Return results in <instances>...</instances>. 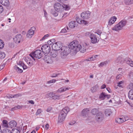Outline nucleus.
Returning <instances> with one entry per match:
<instances>
[{
  "mask_svg": "<svg viewBox=\"0 0 133 133\" xmlns=\"http://www.w3.org/2000/svg\"><path fill=\"white\" fill-rule=\"evenodd\" d=\"M52 48L55 51L59 50V54L62 58H65L69 53V48L66 46H63L62 44L60 42L54 43L52 46Z\"/></svg>",
  "mask_w": 133,
  "mask_h": 133,
  "instance_id": "1",
  "label": "nucleus"
},
{
  "mask_svg": "<svg viewBox=\"0 0 133 133\" xmlns=\"http://www.w3.org/2000/svg\"><path fill=\"white\" fill-rule=\"evenodd\" d=\"M69 50V49L73 50L75 52H77L80 50L81 45L79 44L78 42L76 40H74L71 42L68 45ZM70 52H69V53Z\"/></svg>",
  "mask_w": 133,
  "mask_h": 133,
  "instance_id": "2",
  "label": "nucleus"
},
{
  "mask_svg": "<svg viewBox=\"0 0 133 133\" xmlns=\"http://www.w3.org/2000/svg\"><path fill=\"white\" fill-rule=\"evenodd\" d=\"M69 111V109L68 107L63 108L59 114L58 117V123H61L64 120L67 114Z\"/></svg>",
  "mask_w": 133,
  "mask_h": 133,
  "instance_id": "3",
  "label": "nucleus"
},
{
  "mask_svg": "<svg viewBox=\"0 0 133 133\" xmlns=\"http://www.w3.org/2000/svg\"><path fill=\"white\" fill-rule=\"evenodd\" d=\"M125 20H122L118 24L115 25L112 29V30L115 31H118L122 29L123 27L125 26L127 23Z\"/></svg>",
  "mask_w": 133,
  "mask_h": 133,
  "instance_id": "4",
  "label": "nucleus"
},
{
  "mask_svg": "<svg viewBox=\"0 0 133 133\" xmlns=\"http://www.w3.org/2000/svg\"><path fill=\"white\" fill-rule=\"evenodd\" d=\"M42 52L40 50H37L33 52L30 54L32 59L35 61V57L39 59L41 58L42 55Z\"/></svg>",
  "mask_w": 133,
  "mask_h": 133,
  "instance_id": "5",
  "label": "nucleus"
},
{
  "mask_svg": "<svg viewBox=\"0 0 133 133\" xmlns=\"http://www.w3.org/2000/svg\"><path fill=\"white\" fill-rule=\"evenodd\" d=\"M86 34L89 36L91 42L92 43L95 44L97 42L96 35V34L88 32L86 33Z\"/></svg>",
  "mask_w": 133,
  "mask_h": 133,
  "instance_id": "6",
  "label": "nucleus"
},
{
  "mask_svg": "<svg viewBox=\"0 0 133 133\" xmlns=\"http://www.w3.org/2000/svg\"><path fill=\"white\" fill-rule=\"evenodd\" d=\"M43 52L46 54H48L50 51V47L47 44H44L41 47Z\"/></svg>",
  "mask_w": 133,
  "mask_h": 133,
  "instance_id": "7",
  "label": "nucleus"
},
{
  "mask_svg": "<svg viewBox=\"0 0 133 133\" xmlns=\"http://www.w3.org/2000/svg\"><path fill=\"white\" fill-rule=\"evenodd\" d=\"M55 10L58 12H62L63 11V5L58 3H55L54 5Z\"/></svg>",
  "mask_w": 133,
  "mask_h": 133,
  "instance_id": "8",
  "label": "nucleus"
},
{
  "mask_svg": "<svg viewBox=\"0 0 133 133\" xmlns=\"http://www.w3.org/2000/svg\"><path fill=\"white\" fill-rule=\"evenodd\" d=\"M128 119V118L127 116H123L120 118H116L115 119L116 122L118 123H122Z\"/></svg>",
  "mask_w": 133,
  "mask_h": 133,
  "instance_id": "9",
  "label": "nucleus"
},
{
  "mask_svg": "<svg viewBox=\"0 0 133 133\" xmlns=\"http://www.w3.org/2000/svg\"><path fill=\"white\" fill-rule=\"evenodd\" d=\"M31 57L30 56H26L24 58V60L28 64V65L30 66L32 65L34 61L33 59H32L31 58Z\"/></svg>",
  "mask_w": 133,
  "mask_h": 133,
  "instance_id": "10",
  "label": "nucleus"
},
{
  "mask_svg": "<svg viewBox=\"0 0 133 133\" xmlns=\"http://www.w3.org/2000/svg\"><path fill=\"white\" fill-rule=\"evenodd\" d=\"M123 63H125L124 60L123 61V58L121 56L118 57L114 62L115 64L117 65L122 64Z\"/></svg>",
  "mask_w": 133,
  "mask_h": 133,
  "instance_id": "11",
  "label": "nucleus"
},
{
  "mask_svg": "<svg viewBox=\"0 0 133 133\" xmlns=\"http://www.w3.org/2000/svg\"><path fill=\"white\" fill-rule=\"evenodd\" d=\"M62 95H56L53 92H51L49 94V96L54 99H61Z\"/></svg>",
  "mask_w": 133,
  "mask_h": 133,
  "instance_id": "12",
  "label": "nucleus"
},
{
  "mask_svg": "<svg viewBox=\"0 0 133 133\" xmlns=\"http://www.w3.org/2000/svg\"><path fill=\"white\" fill-rule=\"evenodd\" d=\"M90 12L89 11L84 12L81 14V16L83 19H87L90 18Z\"/></svg>",
  "mask_w": 133,
  "mask_h": 133,
  "instance_id": "13",
  "label": "nucleus"
},
{
  "mask_svg": "<svg viewBox=\"0 0 133 133\" xmlns=\"http://www.w3.org/2000/svg\"><path fill=\"white\" fill-rule=\"evenodd\" d=\"M35 29V27H32L29 30L26 34L27 37L29 38H31L34 34V31Z\"/></svg>",
  "mask_w": 133,
  "mask_h": 133,
  "instance_id": "14",
  "label": "nucleus"
},
{
  "mask_svg": "<svg viewBox=\"0 0 133 133\" xmlns=\"http://www.w3.org/2000/svg\"><path fill=\"white\" fill-rule=\"evenodd\" d=\"M13 40L16 43H20L22 40V36L21 35L17 34L14 38Z\"/></svg>",
  "mask_w": 133,
  "mask_h": 133,
  "instance_id": "15",
  "label": "nucleus"
},
{
  "mask_svg": "<svg viewBox=\"0 0 133 133\" xmlns=\"http://www.w3.org/2000/svg\"><path fill=\"white\" fill-rule=\"evenodd\" d=\"M70 89V88L68 87H66L65 86L62 87L58 89L57 92L58 93H62L67 90H69Z\"/></svg>",
  "mask_w": 133,
  "mask_h": 133,
  "instance_id": "16",
  "label": "nucleus"
},
{
  "mask_svg": "<svg viewBox=\"0 0 133 133\" xmlns=\"http://www.w3.org/2000/svg\"><path fill=\"white\" fill-rule=\"evenodd\" d=\"M76 19L77 23L80 24L86 25L88 23V21L84 20H82L81 19H79V18L78 17H76Z\"/></svg>",
  "mask_w": 133,
  "mask_h": 133,
  "instance_id": "17",
  "label": "nucleus"
},
{
  "mask_svg": "<svg viewBox=\"0 0 133 133\" xmlns=\"http://www.w3.org/2000/svg\"><path fill=\"white\" fill-rule=\"evenodd\" d=\"M117 18L116 16H113L111 17L108 21V25H111L115 23L116 21Z\"/></svg>",
  "mask_w": 133,
  "mask_h": 133,
  "instance_id": "18",
  "label": "nucleus"
},
{
  "mask_svg": "<svg viewBox=\"0 0 133 133\" xmlns=\"http://www.w3.org/2000/svg\"><path fill=\"white\" fill-rule=\"evenodd\" d=\"M124 62L125 63L129 64L131 66L133 67V61L130 59L127 58L124 59Z\"/></svg>",
  "mask_w": 133,
  "mask_h": 133,
  "instance_id": "19",
  "label": "nucleus"
},
{
  "mask_svg": "<svg viewBox=\"0 0 133 133\" xmlns=\"http://www.w3.org/2000/svg\"><path fill=\"white\" fill-rule=\"evenodd\" d=\"M77 25V23L75 21H72L70 22L69 24V26L71 28H74L76 27Z\"/></svg>",
  "mask_w": 133,
  "mask_h": 133,
  "instance_id": "20",
  "label": "nucleus"
},
{
  "mask_svg": "<svg viewBox=\"0 0 133 133\" xmlns=\"http://www.w3.org/2000/svg\"><path fill=\"white\" fill-rule=\"evenodd\" d=\"M99 57L98 55H93L92 57H89L86 59L85 61H94L97 58Z\"/></svg>",
  "mask_w": 133,
  "mask_h": 133,
  "instance_id": "21",
  "label": "nucleus"
},
{
  "mask_svg": "<svg viewBox=\"0 0 133 133\" xmlns=\"http://www.w3.org/2000/svg\"><path fill=\"white\" fill-rule=\"evenodd\" d=\"M0 3L2 5L6 6H8L9 5L8 0H0Z\"/></svg>",
  "mask_w": 133,
  "mask_h": 133,
  "instance_id": "22",
  "label": "nucleus"
},
{
  "mask_svg": "<svg viewBox=\"0 0 133 133\" xmlns=\"http://www.w3.org/2000/svg\"><path fill=\"white\" fill-rule=\"evenodd\" d=\"M89 111L90 110L88 108L85 109L82 111V114L83 116H86L88 115Z\"/></svg>",
  "mask_w": 133,
  "mask_h": 133,
  "instance_id": "23",
  "label": "nucleus"
},
{
  "mask_svg": "<svg viewBox=\"0 0 133 133\" xmlns=\"http://www.w3.org/2000/svg\"><path fill=\"white\" fill-rule=\"evenodd\" d=\"M100 114H101L100 113L98 115H97L96 116V120L98 122L101 121L103 119V116L102 115V114H101V115H100Z\"/></svg>",
  "mask_w": 133,
  "mask_h": 133,
  "instance_id": "24",
  "label": "nucleus"
},
{
  "mask_svg": "<svg viewBox=\"0 0 133 133\" xmlns=\"http://www.w3.org/2000/svg\"><path fill=\"white\" fill-rule=\"evenodd\" d=\"M99 85L98 84L94 86L91 89V91L92 92H96L98 89Z\"/></svg>",
  "mask_w": 133,
  "mask_h": 133,
  "instance_id": "25",
  "label": "nucleus"
},
{
  "mask_svg": "<svg viewBox=\"0 0 133 133\" xmlns=\"http://www.w3.org/2000/svg\"><path fill=\"white\" fill-rule=\"evenodd\" d=\"M106 96V94L104 92H102L100 95L99 98L101 100H103L105 99Z\"/></svg>",
  "mask_w": 133,
  "mask_h": 133,
  "instance_id": "26",
  "label": "nucleus"
},
{
  "mask_svg": "<svg viewBox=\"0 0 133 133\" xmlns=\"http://www.w3.org/2000/svg\"><path fill=\"white\" fill-rule=\"evenodd\" d=\"M17 124L16 122L14 121H11L9 123L10 127L11 128L16 127Z\"/></svg>",
  "mask_w": 133,
  "mask_h": 133,
  "instance_id": "27",
  "label": "nucleus"
},
{
  "mask_svg": "<svg viewBox=\"0 0 133 133\" xmlns=\"http://www.w3.org/2000/svg\"><path fill=\"white\" fill-rule=\"evenodd\" d=\"M128 97L131 99L133 100V90H130L128 94Z\"/></svg>",
  "mask_w": 133,
  "mask_h": 133,
  "instance_id": "28",
  "label": "nucleus"
},
{
  "mask_svg": "<svg viewBox=\"0 0 133 133\" xmlns=\"http://www.w3.org/2000/svg\"><path fill=\"white\" fill-rule=\"evenodd\" d=\"M105 112V115L107 116H109L112 113V112L111 109H106Z\"/></svg>",
  "mask_w": 133,
  "mask_h": 133,
  "instance_id": "29",
  "label": "nucleus"
},
{
  "mask_svg": "<svg viewBox=\"0 0 133 133\" xmlns=\"http://www.w3.org/2000/svg\"><path fill=\"white\" fill-rule=\"evenodd\" d=\"M124 2L127 5H130L133 4V0H124Z\"/></svg>",
  "mask_w": 133,
  "mask_h": 133,
  "instance_id": "30",
  "label": "nucleus"
},
{
  "mask_svg": "<svg viewBox=\"0 0 133 133\" xmlns=\"http://www.w3.org/2000/svg\"><path fill=\"white\" fill-rule=\"evenodd\" d=\"M87 45L86 44L83 45L82 46H81L80 49L81 51L83 53L84 52L86 51L87 48Z\"/></svg>",
  "mask_w": 133,
  "mask_h": 133,
  "instance_id": "31",
  "label": "nucleus"
},
{
  "mask_svg": "<svg viewBox=\"0 0 133 133\" xmlns=\"http://www.w3.org/2000/svg\"><path fill=\"white\" fill-rule=\"evenodd\" d=\"M124 81H121L117 83V86L123 88L124 84Z\"/></svg>",
  "mask_w": 133,
  "mask_h": 133,
  "instance_id": "32",
  "label": "nucleus"
},
{
  "mask_svg": "<svg viewBox=\"0 0 133 133\" xmlns=\"http://www.w3.org/2000/svg\"><path fill=\"white\" fill-rule=\"evenodd\" d=\"M55 41L54 39H51L48 41L47 43L48 45H51L52 44H53L54 43H55Z\"/></svg>",
  "mask_w": 133,
  "mask_h": 133,
  "instance_id": "33",
  "label": "nucleus"
},
{
  "mask_svg": "<svg viewBox=\"0 0 133 133\" xmlns=\"http://www.w3.org/2000/svg\"><path fill=\"white\" fill-rule=\"evenodd\" d=\"M15 69L16 70L17 72L18 73H21L23 71L22 69L19 68L18 67L16 66H15L14 67Z\"/></svg>",
  "mask_w": 133,
  "mask_h": 133,
  "instance_id": "34",
  "label": "nucleus"
},
{
  "mask_svg": "<svg viewBox=\"0 0 133 133\" xmlns=\"http://www.w3.org/2000/svg\"><path fill=\"white\" fill-rule=\"evenodd\" d=\"M63 11L64 10H68L70 9V6L68 5L64 4L63 5Z\"/></svg>",
  "mask_w": 133,
  "mask_h": 133,
  "instance_id": "35",
  "label": "nucleus"
},
{
  "mask_svg": "<svg viewBox=\"0 0 133 133\" xmlns=\"http://www.w3.org/2000/svg\"><path fill=\"white\" fill-rule=\"evenodd\" d=\"M5 54L3 52H0V59H3L5 57Z\"/></svg>",
  "mask_w": 133,
  "mask_h": 133,
  "instance_id": "36",
  "label": "nucleus"
},
{
  "mask_svg": "<svg viewBox=\"0 0 133 133\" xmlns=\"http://www.w3.org/2000/svg\"><path fill=\"white\" fill-rule=\"evenodd\" d=\"M107 63L108 62L107 61H105L101 62L98 65V66L99 67H103L104 66L106 65L107 64Z\"/></svg>",
  "mask_w": 133,
  "mask_h": 133,
  "instance_id": "37",
  "label": "nucleus"
},
{
  "mask_svg": "<svg viewBox=\"0 0 133 133\" xmlns=\"http://www.w3.org/2000/svg\"><path fill=\"white\" fill-rule=\"evenodd\" d=\"M98 110L96 109H92L91 113L94 115H96L98 112Z\"/></svg>",
  "mask_w": 133,
  "mask_h": 133,
  "instance_id": "38",
  "label": "nucleus"
},
{
  "mask_svg": "<svg viewBox=\"0 0 133 133\" xmlns=\"http://www.w3.org/2000/svg\"><path fill=\"white\" fill-rule=\"evenodd\" d=\"M4 43L2 40L0 39V49H2L4 45Z\"/></svg>",
  "mask_w": 133,
  "mask_h": 133,
  "instance_id": "39",
  "label": "nucleus"
},
{
  "mask_svg": "<svg viewBox=\"0 0 133 133\" xmlns=\"http://www.w3.org/2000/svg\"><path fill=\"white\" fill-rule=\"evenodd\" d=\"M3 125L4 127H7L8 126V122L6 120H4L2 122Z\"/></svg>",
  "mask_w": 133,
  "mask_h": 133,
  "instance_id": "40",
  "label": "nucleus"
},
{
  "mask_svg": "<svg viewBox=\"0 0 133 133\" xmlns=\"http://www.w3.org/2000/svg\"><path fill=\"white\" fill-rule=\"evenodd\" d=\"M11 133H20L19 130L16 129H12Z\"/></svg>",
  "mask_w": 133,
  "mask_h": 133,
  "instance_id": "41",
  "label": "nucleus"
},
{
  "mask_svg": "<svg viewBox=\"0 0 133 133\" xmlns=\"http://www.w3.org/2000/svg\"><path fill=\"white\" fill-rule=\"evenodd\" d=\"M42 111L41 109H38L37 110L36 113V115H39L42 112Z\"/></svg>",
  "mask_w": 133,
  "mask_h": 133,
  "instance_id": "42",
  "label": "nucleus"
},
{
  "mask_svg": "<svg viewBox=\"0 0 133 133\" xmlns=\"http://www.w3.org/2000/svg\"><path fill=\"white\" fill-rule=\"evenodd\" d=\"M49 36V34H47L45 35L42 38V40H44L45 39H47L48 37Z\"/></svg>",
  "mask_w": 133,
  "mask_h": 133,
  "instance_id": "43",
  "label": "nucleus"
},
{
  "mask_svg": "<svg viewBox=\"0 0 133 133\" xmlns=\"http://www.w3.org/2000/svg\"><path fill=\"white\" fill-rule=\"evenodd\" d=\"M3 133H11V131L9 129H6L4 130Z\"/></svg>",
  "mask_w": 133,
  "mask_h": 133,
  "instance_id": "44",
  "label": "nucleus"
},
{
  "mask_svg": "<svg viewBox=\"0 0 133 133\" xmlns=\"http://www.w3.org/2000/svg\"><path fill=\"white\" fill-rule=\"evenodd\" d=\"M57 52L56 51L55 52L52 54L51 56L53 57H55L57 56Z\"/></svg>",
  "mask_w": 133,
  "mask_h": 133,
  "instance_id": "45",
  "label": "nucleus"
},
{
  "mask_svg": "<svg viewBox=\"0 0 133 133\" xmlns=\"http://www.w3.org/2000/svg\"><path fill=\"white\" fill-rule=\"evenodd\" d=\"M56 81V79H52L48 81L47 82V83L48 84H49L50 83H55Z\"/></svg>",
  "mask_w": 133,
  "mask_h": 133,
  "instance_id": "46",
  "label": "nucleus"
},
{
  "mask_svg": "<svg viewBox=\"0 0 133 133\" xmlns=\"http://www.w3.org/2000/svg\"><path fill=\"white\" fill-rule=\"evenodd\" d=\"M43 13L44 14V16L46 19H47V18L48 14L46 11V10H43Z\"/></svg>",
  "mask_w": 133,
  "mask_h": 133,
  "instance_id": "47",
  "label": "nucleus"
},
{
  "mask_svg": "<svg viewBox=\"0 0 133 133\" xmlns=\"http://www.w3.org/2000/svg\"><path fill=\"white\" fill-rule=\"evenodd\" d=\"M122 77V76L120 74H119L117 75L116 77V79L117 80H119Z\"/></svg>",
  "mask_w": 133,
  "mask_h": 133,
  "instance_id": "48",
  "label": "nucleus"
},
{
  "mask_svg": "<svg viewBox=\"0 0 133 133\" xmlns=\"http://www.w3.org/2000/svg\"><path fill=\"white\" fill-rule=\"evenodd\" d=\"M129 76L130 78L133 79V72H130Z\"/></svg>",
  "mask_w": 133,
  "mask_h": 133,
  "instance_id": "49",
  "label": "nucleus"
},
{
  "mask_svg": "<svg viewBox=\"0 0 133 133\" xmlns=\"http://www.w3.org/2000/svg\"><path fill=\"white\" fill-rule=\"evenodd\" d=\"M59 75V73L57 74H52L51 76V77H57Z\"/></svg>",
  "mask_w": 133,
  "mask_h": 133,
  "instance_id": "50",
  "label": "nucleus"
},
{
  "mask_svg": "<svg viewBox=\"0 0 133 133\" xmlns=\"http://www.w3.org/2000/svg\"><path fill=\"white\" fill-rule=\"evenodd\" d=\"M133 88V83H130L128 86V88L129 89H131Z\"/></svg>",
  "mask_w": 133,
  "mask_h": 133,
  "instance_id": "51",
  "label": "nucleus"
},
{
  "mask_svg": "<svg viewBox=\"0 0 133 133\" xmlns=\"http://www.w3.org/2000/svg\"><path fill=\"white\" fill-rule=\"evenodd\" d=\"M52 14L55 17L57 16L58 15V13L55 11H54V12H52Z\"/></svg>",
  "mask_w": 133,
  "mask_h": 133,
  "instance_id": "52",
  "label": "nucleus"
},
{
  "mask_svg": "<svg viewBox=\"0 0 133 133\" xmlns=\"http://www.w3.org/2000/svg\"><path fill=\"white\" fill-rule=\"evenodd\" d=\"M76 123V122L74 121H72L69 123V124L70 125H73Z\"/></svg>",
  "mask_w": 133,
  "mask_h": 133,
  "instance_id": "53",
  "label": "nucleus"
},
{
  "mask_svg": "<svg viewBox=\"0 0 133 133\" xmlns=\"http://www.w3.org/2000/svg\"><path fill=\"white\" fill-rule=\"evenodd\" d=\"M67 32V30L65 28L63 29L62 30L61 32V33H66Z\"/></svg>",
  "mask_w": 133,
  "mask_h": 133,
  "instance_id": "54",
  "label": "nucleus"
},
{
  "mask_svg": "<svg viewBox=\"0 0 133 133\" xmlns=\"http://www.w3.org/2000/svg\"><path fill=\"white\" fill-rule=\"evenodd\" d=\"M3 10V6L0 4V14L1 13Z\"/></svg>",
  "mask_w": 133,
  "mask_h": 133,
  "instance_id": "55",
  "label": "nucleus"
},
{
  "mask_svg": "<svg viewBox=\"0 0 133 133\" xmlns=\"http://www.w3.org/2000/svg\"><path fill=\"white\" fill-rule=\"evenodd\" d=\"M102 33V32L100 30H98L96 31L95 34H97L99 35H100V34Z\"/></svg>",
  "mask_w": 133,
  "mask_h": 133,
  "instance_id": "56",
  "label": "nucleus"
},
{
  "mask_svg": "<svg viewBox=\"0 0 133 133\" xmlns=\"http://www.w3.org/2000/svg\"><path fill=\"white\" fill-rule=\"evenodd\" d=\"M28 103L32 104H34V102L33 100H29L28 101Z\"/></svg>",
  "mask_w": 133,
  "mask_h": 133,
  "instance_id": "57",
  "label": "nucleus"
},
{
  "mask_svg": "<svg viewBox=\"0 0 133 133\" xmlns=\"http://www.w3.org/2000/svg\"><path fill=\"white\" fill-rule=\"evenodd\" d=\"M67 13H65L63 15V16L62 17V18H63L67 16Z\"/></svg>",
  "mask_w": 133,
  "mask_h": 133,
  "instance_id": "58",
  "label": "nucleus"
},
{
  "mask_svg": "<svg viewBox=\"0 0 133 133\" xmlns=\"http://www.w3.org/2000/svg\"><path fill=\"white\" fill-rule=\"evenodd\" d=\"M16 108L17 109H20L22 108V107L20 105H16Z\"/></svg>",
  "mask_w": 133,
  "mask_h": 133,
  "instance_id": "59",
  "label": "nucleus"
},
{
  "mask_svg": "<svg viewBox=\"0 0 133 133\" xmlns=\"http://www.w3.org/2000/svg\"><path fill=\"white\" fill-rule=\"evenodd\" d=\"M19 65H20L21 66H22L24 65V64L21 61H20L19 62Z\"/></svg>",
  "mask_w": 133,
  "mask_h": 133,
  "instance_id": "60",
  "label": "nucleus"
},
{
  "mask_svg": "<svg viewBox=\"0 0 133 133\" xmlns=\"http://www.w3.org/2000/svg\"><path fill=\"white\" fill-rule=\"evenodd\" d=\"M49 125L48 124H46L45 125V129L46 130H48L49 128Z\"/></svg>",
  "mask_w": 133,
  "mask_h": 133,
  "instance_id": "61",
  "label": "nucleus"
},
{
  "mask_svg": "<svg viewBox=\"0 0 133 133\" xmlns=\"http://www.w3.org/2000/svg\"><path fill=\"white\" fill-rule=\"evenodd\" d=\"M106 86V85L105 84H103L101 86V89H103L105 88Z\"/></svg>",
  "mask_w": 133,
  "mask_h": 133,
  "instance_id": "62",
  "label": "nucleus"
},
{
  "mask_svg": "<svg viewBox=\"0 0 133 133\" xmlns=\"http://www.w3.org/2000/svg\"><path fill=\"white\" fill-rule=\"evenodd\" d=\"M4 64H2L0 65V69H2L4 68Z\"/></svg>",
  "mask_w": 133,
  "mask_h": 133,
  "instance_id": "63",
  "label": "nucleus"
},
{
  "mask_svg": "<svg viewBox=\"0 0 133 133\" xmlns=\"http://www.w3.org/2000/svg\"><path fill=\"white\" fill-rule=\"evenodd\" d=\"M22 67L23 68V69L24 70L25 69H27V66H26L24 64V65H23Z\"/></svg>",
  "mask_w": 133,
  "mask_h": 133,
  "instance_id": "64",
  "label": "nucleus"
}]
</instances>
